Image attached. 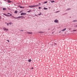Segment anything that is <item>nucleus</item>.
<instances>
[{
    "mask_svg": "<svg viewBox=\"0 0 77 77\" xmlns=\"http://www.w3.org/2000/svg\"><path fill=\"white\" fill-rule=\"evenodd\" d=\"M3 15H4L5 16H6V17H9L10 16H11L12 15L11 14L10 15H7L6 14H3Z\"/></svg>",
    "mask_w": 77,
    "mask_h": 77,
    "instance_id": "f257e3e1",
    "label": "nucleus"
},
{
    "mask_svg": "<svg viewBox=\"0 0 77 77\" xmlns=\"http://www.w3.org/2000/svg\"><path fill=\"white\" fill-rule=\"evenodd\" d=\"M26 15V13H21V15Z\"/></svg>",
    "mask_w": 77,
    "mask_h": 77,
    "instance_id": "f03ea898",
    "label": "nucleus"
},
{
    "mask_svg": "<svg viewBox=\"0 0 77 77\" xmlns=\"http://www.w3.org/2000/svg\"><path fill=\"white\" fill-rule=\"evenodd\" d=\"M3 29L5 31H8V29L5 28V27L3 28Z\"/></svg>",
    "mask_w": 77,
    "mask_h": 77,
    "instance_id": "7ed1b4c3",
    "label": "nucleus"
},
{
    "mask_svg": "<svg viewBox=\"0 0 77 77\" xmlns=\"http://www.w3.org/2000/svg\"><path fill=\"white\" fill-rule=\"evenodd\" d=\"M7 2H8V3H11V2H13L11 1L10 0H7Z\"/></svg>",
    "mask_w": 77,
    "mask_h": 77,
    "instance_id": "20e7f679",
    "label": "nucleus"
},
{
    "mask_svg": "<svg viewBox=\"0 0 77 77\" xmlns=\"http://www.w3.org/2000/svg\"><path fill=\"white\" fill-rule=\"evenodd\" d=\"M58 22V21L57 20H56L54 21V22L55 23H57Z\"/></svg>",
    "mask_w": 77,
    "mask_h": 77,
    "instance_id": "39448f33",
    "label": "nucleus"
},
{
    "mask_svg": "<svg viewBox=\"0 0 77 77\" xmlns=\"http://www.w3.org/2000/svg\"><path fill=\"white\" fill-rule=\"evenodd\" d=\"M66 28H65L64 29H63L62 30V32H64L66 30Z\"/></svg>",
    "mask_w": 77,
    "mask_h": 77,
    "instance_id": "423d86ee",
    "label": "nucleus"
},
{
    "mask_svg": "<svg viewBox=\"0 0 77 77\" xmlns=\"http://www.w3.org/2000/svg\"><path fill=\"white\" fill-rule=\"evenodd\" d=\"M26 33H27V34H32V32H26Z\"/></svg>",
    "mask_w": 77,
    "mask_h": 77,
    "instance_id": "0eeeda50",
    "label": "nucleus"
},
{
    "mask_svg": "<svg viewBox=\"0 0 77 77\" xmlns=\"http://www.w3.org/2000/svg\"><path fill=\"white\" fill-rule=\"evenodd\" d=\"M38 6V5H34V6H32V7H36L37 6Z\"/></svg>",
    "mask_w": 77,
    "mask_h": 77,
    "instance_id": "6e6552de",
    "label": "nucleus"
},
{
    "mask_svg": "<svg viewBox=\"0 0 77 77\" xmlns=\"http://www.w3.org/2000/svg\"><path fill=\"white\" fill-rule=\"evenodd\" d=\"M31 12H32V11L30 10V11H27V13H30Z\"/></svg>",
    "mask_w": 77,
    "mask_h": 77,
    "instance_id": "1a4fd4ad",
    "label": "nucleus"
},
{
    "mask_svg": "<svg viewBox=\"0 0 77 77\" xmlns=\"http://www.w3.org/2000/svg\"><path fill=\"white\" fill-rule=\"evenodd\" d=\"M44 9L45 10H47L48 9V8H44Z\"/></svg>",
    "mask_w": 77,
    "mask_h": 77,
    "instance_id": "9d476101",
    "label": "nucleus"
},
{
    "mask_svg": "<svg viewBox=\"0 0 77 77\" xmlns=\"http://www.w3.org/2000/svg\"><path fill=\"white\" fill-rule=\"evenodd\" d=\"M31 61H32V60H31V59H29V60H28V62H31Z\"/></svg>",
    "mask_w": 77,
    "mask_h": 77,
    "instance_id": "9b49d317",
    "label": "nucleus"
},
{
    "mask_svg": "<svg viewBox=\"0 0 77 77\" xmlns=\"http://www.w3.org/2000/svg\"><path fill=\"white\" fill-rule=\"evenodd\" d=\"M14 18V19H18V17H16V18H15V17H14V16H12Z\"/></svg>",
    "mask_w": 77,
    "mask_h": 77,
    "instance_id": "f8f14e48",
    "label": "nucleus"
},
{
    "mask_svg": "<svg viewBox=\"0 0 77 77\" xmlns=\"http://www.w3.org/2000/svg\"><path fill=\"white\" fill-rule=\"evenodd\" d=\"M3 10H6V8H3Z\"/></svg>",
    "mask_w": 77,
    "mask_h": 77,
    "instance_id": "ddd939ff",
    "label": "nucleus"
},
{
    "mask_svg": "<svg viewBox=\"0 0 77 77\" xmlns=\"http://www.w3.org/2000/svg\"><path fill=\"white\" fill-rule=\"evenodd\" d=\"M76 21H77L76 20H74L73 21V22H75Z\"/></svg>",
    "mask_w": 77,
    "mask_h": 77,
    "instance_id": "4468645a",
    "label": "nucleus"
},
{
    "mask_svg": "<svg viewBox=\"0 0 77 77\" xmlns=\"http://www.w3.org/2000/svg\"><path fill=\"white\" fill-rule=\"evenodd\" d=\"M22 17V16H20V17H17V18H22V17Z\"/></svg>",
    "mask_w": 77,
    "mask_h": 77,
    "instance_id": "2eb2a0df",
    "label": "nucleus"
},
{
    "mask_svg": "<svg viewBox=\"0 0 77 77\" xmlns=\"http://www.w3.org/2000/svg\"><path fill=\"white\" fill-rule=\"evenodd\" d=\"M20 8H25V7H22L20 6Z\"/></svg>",
    "mask_w": 77,
    "mask_h": 77,
    "instance_id": "dca6fc26",
    "label": "nucleus"
},
{
    "mask_svg": "<svg viewBox=\"0 0 77 77\" xmlns=\"http://www.w3.org/2000/svg\"><path fill=\"white\" fill-rule=\"evenodd\" d=\"M14 13L16 14L17 13H18V11H16L14 12Z\"/></svg>",
    "mask_w": 77,
    "mask_h": 77,
    "instance_id": "f3484780",
    "label": "nucleus"
},
{
    "mask_svg": "<svg viewBox=\"0 0 77 77\" xmlns=\"http://www.w3.org/2000/svg\"><path fill=\"white\" fill-rule=\"evenodd\" d=\"M51 2L52 3L54 2L55 1H51Z\"/></svg>",
    "mask_w": 77,
    "mask_h": 77,
    "instance_id": "a211bd4d",
    "label": "nucleus"
},
{
    "mask_svg": "<svg viewBox=\"0 0 77 77\" xmlns=\"http://www.w3.org/2000/svg\"><path fill=\"white\" fill-rule=\"evenodd\" d=\"M48 2H44V3H43V4H46V3H47Z\"/></svg>",
    "mask_w": 77,
    "mask_h": 77,
    "instance_id": "6ab92c4d",
    "label": "nucleus"
},
{
    "mask_svg": "<svg viewBox=\"0 0 77 77\" xmlns=\"http://www.w3.org/2000/svg\"><path fill=\"white\" fill-rule=\"evenodd\" d=\"M70 8H68L67 10H70Z\"/></svg>",
    "mask_w": 77,
    "mask_h": 77,
    "instance_id": "aec40b11",
    "label": "nucleus"
},
{
    "mask_svg": "<svg viewBox=\"0 0 77 77\" xmlns=\"http://www.w3.org/2000/svg\"><path fill=\"white\" fill-rule=\"evenodd\" d=\"M28 7H32V6H28Z\"/></svg>",
    "mask_w": 77,
    "mask_h": 77,
    "instance_id": "412c9836",
    "label": "nucleus"
},
{
    "mask_svg": "<svg viewBox=\"0 0 77 77\" xmlns=\"http://www.w3.org/2000/svg\"><path fill=\"white\" fill-rule=\"evenodd\" d=\"M76 31V30H73V31Z\"/></svg>",
    "mask_w": 77,
    "mask_h": 77,
    "instance_id": "4be33fe9",
    "label": "nucleus"
},
{
    "mask_svg": "<svg viewBox=\"0 0 77 77\" xmlns=\"http://www.w3.org/2000/svg\"><path fill=\"white\" fill-rule=\"evenodd\" d=\"M7 41L8 42H9V40H7Z\"/></svg>",
    "mask_w": 77,
    "mask_h": 77,
    "instance_id": "5701e85b",
    "label": "nucleus"
},
{
    "mask_svg": "<svg viewBox=\"0 0 77 77\" xmlns=\"http://www.w3.org/2000/svg\"><path fill=\"white\" fill-rule=\"evenodd\" d=\"M38 8H39V9H41V7H39Z\"/></svg>",
    "mask_w": 77,
    "mask_h": 77,
    "instance_id": "b1692460",
    "label": "nucleus"
},
{
    "mask_svg": "<svg viewBox=\"0 0 77 77\" xmlns=\"http://www.w3.org/2000/svg\"><path fill=\"white\" fill-rule=\"evenodd\" d=\"M31 69H34V68H33V67L31 68Z\"/></svg>",
    "mask_w": 77,
    "mask_h": 77,
    "instance_id": "393cba45",
    "label": "nucleus"
},
{
    "mask_svg": "<svg viewBox=\"0 0 77 77\" xmlns=\"http://www.w3.org/2000/svg\"><path fill=\"white\" fill-rule=\"evenodd\" d=\"M7 24L8 26V25H9V24H8V23H7Z\"/></svg>",
    "mask_w": 77,
    "mask_h": 77,
    "instance_id": "a878e982",
    "label": "nucleus"
},
{
    "mask_svg": "<svg viewBox=\"0 0 77 77\" xmlns=\"http://www.w3.org/2000/svg\"><path fill=\"white\" fill-rule=\"evenodd\" d=\"M7 14H10V13H7Z\"/></svg>",
    "mask_w": 77,
    "mask_h": 77,
    "instance_id": "bb28decb",
    "label": "nucleus"
},
{
    "mask_svg": "<svg viewBox=\"0 0 77 77\" xmlns=\"http://www.w3.org/2000/svg\"><path fill=\"white\" fill-rule=\"evenodd\" d=\"M59 12V11H57V12H56V13H58V12Z\"/></svg>",
    "mask_w": 77,
    "mask_h": 77,
    "instance_id": "cd10ccee",
    "label": "nucleus"
},
{
    "mask_svg": "<svg viewBox=\"0 0 77 77\" xmlns=\"http://www.w3.org/2000/svg\"><path fill=\"white\" fill-rule=\"evenodd\" d=\"M11 23H9V24H11Z\"/></svg>",
    "mask_w": 77,
    "mask_h": 77,
    "instance_id": "c85d7f7f",
    "label": "nucleus"
},
{
    "mask_svg": "<svg viewBox=\"0 0 77 77\" xmlns=\"http://www.w3.org/2000/svg\"><path fill=\"white\" fill-rule=\"evenodd\" d=\"M71 29L69 28V30H70Z\"/></svg>",
    "mask_w": 77,
    "mask_h": 77,
    "instance_id": "c756f323",
    "label": "nucleus"
},
{
    "mask_svg": "<svg viewBox=\"0 0 77 77\" xmlns=\"http://www.w3.org/2000/svg\"><path fill=\"white\" fill-rule=\"evenodd\" d=\"M60 32H61L60 31L59 32V33H60Z\"/></svg>",
    "mask_w": 77,
    "mask_h": 77,
    "instance_id": "7c9ffc66",
    "label": "nucleus"
},
{
    "mask_svg": "<svg viewBox=\"0 0 77 77\" xmlns=\"http://www.w3.org/2000/svg\"><path fill=\"white\" fill-rule=\"evenodd\" d=\"M39 5H40V4H41V3H39Z\"/></svg>",
    "mask_w": 77,
    "mask_h": 77,
    "instance_id": "2f4dec72",
    "label": "nucleus"
},
{
    "mask_svg": "<svg viewBox=\"0 0 77 77\" xmlns=\"http://www.w3.org/2000/svg\"><path fill=\"white\" fill-rule=\"evenodd\" d=\"M41 15V14H39L38 15Z\"/></svg>",
    "mask_w": 77,
    "mask_h": 77,
    "instance_id": "473e14b6",
    "label": "nucleus"
},
{
    "mask_svg": "<svg viewBox=\"0 0 77 77\" xmlns=\"http://www.w3.org/2000/svg\"><path fill=\"white\" fill-rule=\"evenodd\" d=\"M18 7H20V5L18 6Z\"/></svg>",
    "mask_w": 77,
    "mask_h": 77,
    "instance_id": "72a5a7b5",
    "label": "nucleus"
},
{
    "mask_svg": "<svg viewBox=\"0 0 77 77\" xmlns=\"http://www.w3.org/2000/svg\"><path fill=\"white\" fill-rule=\"evenodd\" d=\"M5 0V1H7V0Z\"/></svg>",
    "mask_w": 77,
    "mask_h": 77,
    "instance_id": "f704fd0d",
    "label": "nucleus"
},
{
    "mask_svg": "<svg viewBox=\"0 0 77 77\" xmlns=\"http://www.w3.org/2000/svg\"><path fill=\"white\" fill-rule=\"evenodd\" d=\"M76 27H77V25H76Z\"/></svg>",
    "mask_w": 77,
    "mask_h": 77,
    "instance_id": "c9c22d12",
    "label": "nucleus"
},
{
    "mask_svg": "<svg viewBox=\"0 0 77 77\" xmlns=\"http://www.w3.org/2000/svg\"><path fill=\"white\" fill-rule=\"evenodd\" d=\"M14 5V6H15V5Z\"/></svg>",
    "mask_w": 77,
    "mask_h": 77,
    "instance_id": "e433bc0d",
    "label": "nucleus"
},
{
    "mask_svg": "<svg viewBox=\"0 0 77 77\" xmlns=\"http://www.w3.org/2000/svg\"><path fill=\"white\" fill-rule=\"evenodd\" d=\"M20 4V5H21V4Z\"/></svg>",
    "mask_w": 77,
    "mask_h": 77,
    "instance_id": "4c0bfd02",
    "label": "nucleus"
},
{
    "mask_svg": "<svg viewBox=\"0 0 77 77\" xmlns=\"http://www.w3.org/2000/svg\"><path fill=\"white\" fill-rule=\"evenodd\" d=\"M49 9L50 8V7H49Z\"/></svg>",
    "mask_w": 77,
    "mask_h": 77,
    "instance_id": "58836bf2",
    "label": "nucleus"
},
{
    "mask_svg": "<svg viewBox=\"0 0 77 77\" xmlns=\"http://www.w3.org/2000/svg\"><path fill=\"white\" fill-rule=\"evenodd\" d=\"M0 19H1V16H0Z\"/></svg>",
    "mask_w": 77,
    "mask_h": 77,
    "instance_id": "ea45409f",
    "label": "nucleus"
},
{
    "mask_svg": "<svg viewBox=\"0 0 77 77\" xmlns=\"http://www.w3.org/2000/svg\"><path fill=\"white\" fill-rule=\"evenodd\" d=\"M21 31H23V30H21Z\"/></svg>",
    "mask_w": 77,
    "mask_h": 77,
    "instance_id": "a19ab883",
    "label": "nucleus"
},
{
    "mask_svg": "<svg viewBox=\"0 0 77 77\" xmlns=\"http://www.w3.org/2000/svg\"><path fill=\"white\" fill-rule=\"evenodd\" d=\"M51 0H50V1H51Z\"/></svg>",
    "mask_w": 77,
    "mask_h": 77,
    "instance_id": "79ce46f5",
    "label": "nucleus"
},
{
    "mask_svg": "<svg viewBox=\"0 0 77 77\" xmlns=\"http://www.w3.org/2000/svg\"><path fill=\"white\" fill-rule=\"evenodd\" d=\"M54 44H56V43H55Z\"/></svg>",
    "mask_w": 77,
    "mask_h": 77,
    "instance_id": "37998d69",
    "label": "nucleus"
},
{
    "mask_svg": "<svg viewBox=\"0 0 77 77\" xmlns=\"http://www.w3.org/2000/svg\"><path fill=\"white\" fill-rule=\"evenodd\" d=\"M21 12H20V13H21Z\"/></svg>",
    "mask_w": 77,
    "mask_h": 77,
    "instance_id": "c03bdc74",
    "label": "nucleus"
},
{
    "mask_svg": "<svg viewBox=\"0 0 77 77\" xmlns=\"http://www.w3.org/2000/svg\"><path fill=\"white\" fill-rule=\"evenodd\" d=\"M21 12H20V13H21Z\"/></svg>",
    "mask_w": 77,
    "mask_h": 77,
    "instance_id": "a18cd8bd",
    "label": "nucleus"
},
{
    "mask_svg": "<svg viewBox=\"0 0 77 77\" xmlns=\"http://www.w3.org/2000/svg\"><path fill=\"white\" fill-rule=\"evenodd\" d=\"M21 12H20V13H21Z\"/></svg>",
    "mask_w": 77,
    "mask_h": 77,
    "instance_id": "49530a36",
    "label": "nucleus"
}]
</instances>
